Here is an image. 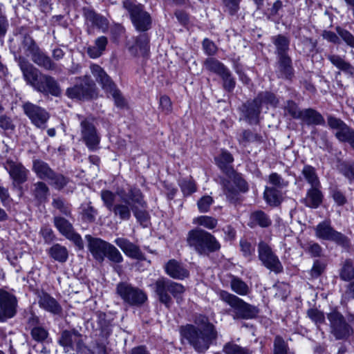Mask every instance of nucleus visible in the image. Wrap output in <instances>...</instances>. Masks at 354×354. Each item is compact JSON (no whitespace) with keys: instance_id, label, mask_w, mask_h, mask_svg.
<instances>
[{"instance_id":"e2e57ef3","label":"nucleus","mask_w":354,"mask_h":354,"mask_svg":"<svg viewBox=\"0 0 354 354\" xmlns=\"http://www.w3.org/2000/svg\"><path fill=\"white\" fill-rule=\"evenodd\" d=\"M214 203L212 197L209 196H204L197 202V206L200 212L205 213L209 209L210 206Z\"/></svg>"},{"instance_id":"4d7b16f0","label":"nucleus","mask_w":354,"mask_h":354,"mask_svg":"<svg viewBox=\"0 0 354 354\" xmlns=\"http://www.w3.org/2000/svg\"><path fill=\"white\" fill-rule=\"evenodd\" d=\"M101 198L109 210H111L114 207V201L115 194L109 190H102L101 192Z\"/></svg>"},{"instance_id":"4468645a","label":"nucleus","mask_w":354,"mask_h":354,"mask_svg":"<svg viewBox=\"0 0 354 354\" xmlns=\"http://www.w3.org/2000/svg\"><path fill=\"white\" fill-rule=\"evenodd\" d=\"M315 235L320 239L334 241L344 245L347 243V238L342 233L335 230L329 221L319 223L315 228Z\"/></svg>"},{"instance_id":"7c9ffc66","label":"nucleus","mask_w":354,"mask_h":354,"mask_svg":"<svg viewBox=\"0 0 354 354\" xmlns=\"http://www.w3.org/2000/svg\"><path fill=\"white\" fill-rule=\"evenodd\" d=\"M299 119L308 125H324L325 124L323 116L313 109L303 110Z\"/></svg>"},{"instance_id":"c756f323","label":"nucleus","mask_w":354,"mask_h":354,"mask_svg":"<svg viewBox=\"0 0 354 354\" xmlns=\"http://www.w3.org/2000/svg\"><path fill=\"white\" fill-rule=\"evenodd\" d=\"M39 49V47L30 36L26 35L22 37L19 49L21 56L32 57Z\"/></svg>"},{"instance_id":"864d4df0","label":"nucleus","mask_w":354,"mask_h":354,"mask_svg":"<svg viewBox=\"0 0 354 354\" xmlns=\"http://www.w3.org/2000/svg\"><path fill=\"white\" fill-rule=\"evenodd\" d=\"M268 182L274 188L283 189L288 186V183L277 173H272L268 177Z\"/></svg>"},{"instance_id":"ddd939ff","label":"nucleus","mask_w":354,"mask_h":354,"mask_svg":"<svg viewBox=\"0 0 354 354\" xmlns=\"http://www.w3.org/2000/svg\"><path fill=\"white\" fill-rule=\"evenodd\" d=\"M132 187L129 186L127 189L121 188L116 191V194L120 198L122 203L115 204L111 210L115 216L124 221H128L131 218V211L132 201L129 198V189Z\"/></svg>"},{"instance_id":"39448f33","label":"nucleus","mask_w":354,"mask_h":354,"mask_svg":"<svg viewBox=\"0 0 354 354\" xmlns=\"http://www.w3.org/2000/svg\"><path fill=\"white\" fill-rule=\"evenodd\" d=\"M93 75L96 81L101 84L102 89L112 96L115 104L118 107H123L125 105V100L116 85L104 69L97 64H92L90 67Z\"/></svg>"},{"instance_id":"a211bd4d","label":"nucleus","mask_w":354,"mask_h":354,"mask_svg":"<svg viewBox=\"0 0 354 354\" xmlns=\"http://www.w3.org/2000/svg\"><path fill=\"white\" fill-rule=\"evenodd\" d=\"M16 297L0 289V321L12 317L16 313Z\"/></svg>"},{"instance_id":"4be33fe9","label":"nucleus","mask_w":354,"mask_h":354,"mask_svg":"<svg viewBox=\"0 0 354 354\" xmlns=\"http://www.w3.org/2000/svg\"><path fill=\"white\" fill-rule=\"evenodd\" d=\"M233 182L235 185V187L232 185L230 180L225 179L222 180L225 194L230 201L236 200V196L238 192H245L248 190L247 183L239 175L236 174L234 176Z\"/></svg>"},{"instance_id":"f257e3e1","label":"nucleus","mask_w":354,"mask_h":354,"mask_svg":"<svg viewBox=\"0 0 354 354\" xmlns=\"http://www.w3.org/2000/svg\"><path fill=\"white\" fill-rule=\"evenodd\" d=\"M180 334L196 352L202 353L209 349L212 342L217 337V331L210 323L200 327L188 324L182 327Z\"/></svg>"},{"instance_id":"473e14b6","label":"nucleus","mask_w":354,"mask_h":354,"mask_svg":"<svg viewBox=\"0 0 354 354\" xmlns=\"http://www.w3.org/2000/svg\"><path fill=\"white\" fill-rule=\"evenodd\" d=\"M108 44L107 38L104 36L97 37L93 46L87 48V53L91 58L95 59L100 57L105 50Z\"/></svg>"},{"instance_id":"09e8293b","label":"nucleus","mask_w":354,"mask_h":354,"mask_svg":"<svg viewBox=\"0 0 354 354\" xmlns=\"http://www.w3.org/2000/svg\"><path fill=\"white\" fill-rule=\"evenodd\" d=\"M273 42L279 57L286 55V51L288 50L289 41L286 37L278 35L273 39Z\"/></svg>"},{"instance_id":"69168bd1","label":"nucleus","mask_w":354,"mask_h":354,"mask_svg":"<svg viewBox=\"0 0 354 354\" xmlns=\"http://www.w3.org/2000/svg\"><path fill=\"white\" fill-rule=\"evenodd\" d=\"M285 111L296 119H299L302 113V111L299 110L296 103L291 100L287 102L285 106Z\"/></svg>"},{"instance_id":"052dcab7","label":"nucleus","mask_w":354,"mask_h":354,"mask_svg":"<svg viewBox=\"0 0 354 354\" xmlns=\"http://www.w3.org/2000/svg\"><path fill=\"white\" fill-rule=\"evenodd\" d=\"M223 81V86L225 90L231 91L235 87V81L232 77V74L227 68L223 74L220 75Z\"/></svg>"},{"instance_id":"338daca9","label":"nucleus","mask_w":354,"mask_h":354,"mask_svg":"<svg viewBox=\"0 0 354 354\" xmlns=\"http://www.w3.org/2000/svg\"><path fill=\"white\" fill-rule=\"evenodd\" d=\"M48 332L46 329L40 326L34 327L31 330L32 338L37 342H42L48 337Z\"/></svg>"},{"instance_id":"bb28decb","label":"nucleus","mask_w":354,"mask_h":354,"mask_svg":"<svg viewBox=\"0 0 354 354\" xmlns=\"http://www.w3.org/2000/svg\"><path fill=\"white\" fill-rule=\"evenodd\" d=\"M165 272L171 278L184 279L189 276V271L180 262L175 259L169 260L165 266Z\"/></svg>"},{"instance_id":"bf43d9fd","label":"nucleus","mask_w":354,"mask_h":354,"mask_svg":"<svg viewBox=\"0 0 354 354\" xmlns=\"http://www.w3.org/2000/svg\"><path fill=\"white\" fill-rule=\"evenodd\" d=\"M288 345L280 336H277L274 341L273 354H287Z\"/></svg>"},{"instance_id":"3c124183","label":"nucleus","mask_w":354,"mask_h":354,"mask_svg":"<svg viewBox=\"0 0 354 354\" xmlns=\"http://www.w3.org/2000/svg\"><path fill=\"white\" fill-rule=\"evenodd\" d=\"M259 102L261 106L263 104H270L272 106H276L277 104V100L276 99L274 94L264 92L259 94L257 97L255 99V103Z\"/></svg>"},{"instance_id":"a19ab883","label":"nucleus","mask_w":354,"mask_h":354,"mask_svg":"<svg viewBox=\"0 0 354 354\" xmlns=\"http://www.w3.org/2000/svg\"><path fill=\"white\" fill-rule=\"evenodd\" d=\"M291 59L287 55L279 57V72L281 75L284 78H290L292 75V67L291 65Z\"/></svg>"},{"instance_id":"2f4dec72","label":"nucleus","mask_w":354,"mask_h":354,"mask_svg":"<svg viewBox=\"0 0 354 354\" xmlns=\"http://www.w3.org/2000/svg\"><path fill=\"white\" fill-rule=\"evenodd\" d=\"M230 286L232 291L240 296H247L251 292L250 286L237 276L230 277Z\"/></svg>"},{"instance_id":"6e6d98bb","label":"nucleus","mask_w":354,"mask_h":354,"mask_svg":"<svg viewBox=\"0 0 354 354\" xmlns=\"http://www.w3.org/2000/svg\"><path fill=\"white\" fill-rule=\"evenodd\" d=\"M48 180L50 181V185L58 189H62L68 183V179L66 177L62 174H57L55 172L53 173V176L49 178Z\"/></svg>"},{"instance_id":"6e6552de","label":"nucleus","mask_w":354,"mask_h":354,"mask_svg":"<svg viewBox=\"0 0 354 354\" xmlns=\"http://www.w3.org/2000/svg\"><path fill=\"white\" fill-rule=\"evenodd\" d=\"M95 84L88 75L75 78V84L66 91L71 99H88L96 96Z\"/></svg>"},{"instance_id":"cd10ccee","label":"nucleus","mask_w":354,"mask_h":354,"mask_svg":"<svg viewBox=\"0 0 354 354\" xmlns=\"http://www.w3.org/2000/svg\"><path fill=\"white\" fill-rule=\"evenodd\" d=\"M39 305L45 310L53 314H59L62 312V307L58 302L47 293H42L39 296Z\"/></svg>"},{"instance_id":"b1692460","label":"nucleus","mask_w":354,"mask_h":354,"mask_svg":"<svg viewBox=\"0 0 354 354\" xmlns=\"http://www.w3.org/2000/svg\"><path fill=\"white\" fill-rule=\"evenodd\" d=\"M59 342L65 348L66 352L78 351L82 346L81 335L76 332L63 331Z\"/></svg>"},{"instance_id":"e433bc0d","label":"nucleus","mask_w":354,"mask_h":354,"mask_svg":"<svg viewBox=\"0 0 354 354\" xmlns=\"http://www.w3.org/2000/svg\"><path fill=\"white\" fill-rule=\"evenodd\" d=\"M33 171L39 178L43 180H48L51 178L54 172L46 162L41 160L33 161Z\"/></svg>"},{"instance_id":"f704fd0d","label":"nucleus","mask_w":354,"mask_h":354,"mask_svg":"<svg viewBox=\"0 0 354 354\" xmlns=\"http://www.w3.org/2000/svg\"><path fill=\"white\" fill-rule=\"evenodd\" d=\"M31 59L38 66L46 70L50 71L55 68V64L41 49L31 57Z\"/></svg>"},{"instance_id":"423d86ee","label":"nucleus","mask_w":354,"mask_h":354,"mask_svg":"<svg viewBox=\"0 0 354 354\" xmlns=\"http://www.w3.org/2000/svg\"><path fill=\"white\" fill-rule=\"evenodd\" d=\"M123 7L128 11L132 24L137 30L143 32L151 28V16L145 10L143 5L126 0L123 1Z\"/></svg>"},{"instance_id":"2eb2a0df","label":"nucleus","mask_w":354,"mask_h":354,"mask_svg":"<svg viewBox=\"0 0 354 354\" xmlns=\"http://www.w3.org/2000/svg\"><path fill=\"white\" fill-rule=\"evenodd\" d=\"M18 65L26 84L35 90L37 88L40 75L39 70L35 68L24 56L19 55Z\"/></svg>"},{"instance_id":"49530a36","label":"nucleus","mask_w":354,"mask_h":354,"mask_svg":"<svg viewBox=\"0 0 354 354\" xmlns=\"http://www.w3.org/2000/svg\"><path fill=\"white\" fill-rule=\"evenodd\" d=\"M302 174L311 187L320 186V183L314 167L310 165L304 166L302 170Z\"/></svg>"},{"instance_id":"0eeeda50","label":"nucleus","mask_w":354,"mask_h":354,"mask_svg":"<svg viewBox=\"0 0 354 354\" xmlns=\"http://www.w3.org/2000/svg\"><path fill=\"white\" fill-rule=\"evenodd\" d=\"M80 122L81 139L89 150H95L100 142V136L95 127L94 118L77 114Z\"/></svg>"},{"instance_id":"13d9d810","label":"nucleus","mask_w":354,"mask_h":354,"mask_svg":"<svg viewBox=\"0 0 354 354\" xmlns=\"http://www.w3.org/2000/svg\"><path fill=\"white\" fill-rule=\"evenodd\" d=\"M35 196L40 201L46 199L49 194V189L46 185L42 182H38L35 184Z\"/></svg>"},{"instance_id":"79ce46f5","label":"nucleus","mask_w":354,"mask_h":354,"mask_svg":"<svg viewBox=\"0 0 354 354\" xmlns=\"http://www.w3.org/2000/svg\"><path fill=\"white\" fill-rule=\"evenodd\" d=\"M49 254L53 259L61 263L66 261L68 259L67 249L59 244L53 245L50 248Z\"/></svg>"},{"instance_id":"dca6fc26","label":"nucleus","mask_w":354,"mask_h":354,"mask_svg":"<svg viewBox=\"0 0 354 354\" xmlns=\"http://www.w3.org/2000/svg\"><path fill=\"white\" fill-rule=\"evenodd\" d=\"M328 319L330 323L332 333L336 339H341L350 335L351 328L339 313L331 312L328 314Z\"/></svg>"},{"instance_id":"de8ad7c7","label":"nucleus","mask_w":354,"mask_h":354,"mask_svg":"<svg viewBox=\"0 0 354 354\" xmlns=\"http://www.w3.org/2000/svg\"><path fill=\"white\" fill-rule=\"evenodd\" d=\"M193 223L196 225L203 226L208 230H213L217 226L218 220L209 216H200L194 218Z\"/></svg>"},{"instance_id":"58836bf2","label":"nucleus","mask_w":354,"mask_h":354,"mask_svg":"<svg viewBox=\"0 0 354 354\" xmlns=\"http://www.w3.org/2000/svg\"><path fill=\"white\" fill-rule=\"evenodd\" d=\"M339 277L344 281H350L354 279V261L345 260L339 270Z\"/></svg>"},{"instance_id":"603ef678","label":"nucleus","mask_w":354,"mask_h":354,"mask_svg":"<svg viewBox=\"0 0 354 354\" xmlns=\"http://www.w3.org/2000/svg\"><path fill=\"white\" fill-rule=\"evenodd\" d=\"M179 185L184 195H190L196 191L194 181L191 178H184L179 182Z\"/></svg>"},{"instance_id":"412c9836","label":"nucleus","mask_w":354,"mask_h":354,"mask_svg":"<svg viewBox=\"0 0 354 354\" xmlns=\"http://www.w3.org/2000/svg\"><path fill=\"white\" fill-rule=\"evenodd\" d=\"M54 223L61 234L73 241L80 248L82 247L81 236L74 232L72 225L66 219L62 217H55Z\"/></svg>"},{"instance_id":"a18cd8bd","label":"nucleus","mask_w":354,"mask_h":354,"mask_svg":"<svg viewBox=\"0 0 354 354\" xmlns=\"http://www.w3.org/2000/svg\"><path fill=\"white\" fill-rule=\"evenodd\" d=\"M337 139L342 142H347L354 148V132L346 124L335 133Z\"/></svg>"},{"instance_id":"5701e85b","label":"nucleus","mask_w":354,"mask_h":354,"mask_svg":"<svg viewBox=\"0 0 354 354\" xmlns=\"http://www.w3.org/2000/svg\"><path fill=\"white\" fill-rule=\"evenodd\" d=\"M14 183L21 184L26 181L28 170L19 162L7 160L4 165Z\"/></svg>"},{"instance_id":"6ab92c4d","label":"nucleus","mask_w":354,"mask_h":354,"mask_svg":"<svg viewBox=\"0 0 354 354\" xmlns=\"http://www.w3.org/2000/svg\"><path fill=\"white\" fill-rule=\"evenodd\" d=\"M85 239L88 242V248L93 258L99 262H102L110 243L91 235H86Z\"/></svg>"},{"instance_id":"0e129e2a","label":"nucleus","mask_w":354,"mask_h":354,"mask_svg":"<svg viewBox=\"0 0 354 354\" xmlns=\"http://www.w3.org/2000/svg\"><path fill=\"white\" fill-rule=\"evenodd\" d=\"M97 214V210L90 204H87L84 207L82 210V216L86 221L93 222L95 220Z\"/></svg>"},{"instance_id":"5fc2aeb1","label":"nucleus","mask_w":354,"mask_h":354,"mask_svg":"<svg viewBox=\"0 0 354 354\" xmlns=\"http://www.w3.org/2000/svg\"><path fill=\"white\" fill-rule=\"evenodd\" d=\"M106 257L112 262L120 263L123 261V257L120 251L110 243L106 252Z\"/></svg>"},{"instance_id":"680f3d73","label":"nucleus","mask_w":354,"mask_h":354,"mask_svg":"<svg viewBox=\"0 0 354 354\" xmlns=\"http://www.w3.org/2000/svg\"><path fill=\"white\" fill-rule=\"evenodd\" d=\"M336 31L343 41L349 46L354 48V36L347 30L337 27Z\"/></svg>"},{"instance_id":"f03ea898","label":"nucleus","mask_w":354,"mask_h":354,"mask_svg":"<svg viewBox=\"0 0 354 354\" xmlns=\"http://www.w3.org/2000/svg\"><path fill=\"white\" fill-rule=\"evenodd\" d=\"M187 242L200 255H208L221 248L220 243L212 234L199 228L188 232Z\"/></svg>"},{"instance_id":"c85d7f7f","label":"nucleus","mask_w":354,"mask_h":354,"mask_svg":"<svg viewBox=\"0 0 354 354\" xmlns=\"http://www.w3.org/2000/svg\"><path fill=\"white\" fill-rule=\"evenodd\" d=\"M234 161L232 154L226 150H222L220 155L215 157L216 165L227 175L234 174V171L231 167Z\"/></svg>"},{"instance_id":"8fccbe9b","label":"nucleus","mask_w":354,"mask_h":354,"mask_svg":"<svg viewBox=\"0 0 354 354\" xmlns=\"http://www.w3.org/2000/svg\"><path fill=\"white\" fill-rule=\"evenodd\" d=\"M223 351L225 354H250L247 348L241 347L234 342L226 343L223 348Z\"/></svg>"},{"instance_id":"f3484780","label":"nucleus","mask_w":354,"mask_h":354,"mask_svg":"<svg viewBox=\"0 0 354 354\" xmlns=\"http://www.w3.org/2000/svg\"><path fill=\"white\" fill-rule=\"evenodd\" d=\"M84 16L86 30L89 35L94 32V28H97L102 32H106L109 28V21L104 17L95 13L93 10L84 8Z\"/></svg>"},{"instance_id":"4c0bfd02","label":"nucleus","mask_w":354,"mask_h":354,"mask_svg":"<svg viewBox=\"0 0 354 354\" xmlns=\"http://www.w3.org/2000/svg\"><path fill=\"white\" fill-rule=\"evenodd\" d=\"M271 187H266L263 193L264 199L270 205L277 206L280 204L282 199V193L280 190Z\"/></svg>"},{"instance_id":"c9c22d12","label":"nucleus","mask_w":354,"mask_h":354,"mask_svg":"<svg viewBox=\"0 0 354 354\" xmlns=\"http://www.w3.org/2000/svg\"><path fill=\"white\" fill-rule=\"evenodd\" d=\"M271 223L272 221L270 218L263 211H256L250 214L249 225L252 227L256 225H259L261 227H267L270 226Z\"/></svg>"},{"instance_id":"a878e982","label":"nucleus","mask_w":354,"mask_h":354,"mask_svg":"<svg viewBox=\"0 0 354 354\" xmlns=\"http://www.w3.org/2000/svg\"><path fill=\"white\" fill-rule=\"evenodd\" d=\"M114 243L122 250L124 254L131 259L142 260L144 254L140 248L125 238H118Z\"/></svg>"},{"instance_id":"37998d69","label":"nucleus","mask_w":354,"mask_h":354,"mask_svg":"<svg viewBox=\"0 0 354 354\" xmlns=\"http://www.w3.org/2000/svg\"><path fill=\"white\" fill-rule=\"evenodd\" d=\"M327 57L331 64L338 69L348 73L353 72V66L348 62L344 61L339 55H329Z\"/></svg>"},{"instance_id":"393cba45","label":"nucleus","mask_w":354,"mask_h":354,"mask_svg":"<svg viewBox=\"0 0 354 354\" xmlns=\"http://www.w3.org/2000/svg\"><path fill=\"white\" fill-rule=\"evenodd\" d=\"M149 37L146 34L140 35L129 41V50L134 56H145L149 50Z\"/></svg>"},{"instance_id":"ea45409f","label":"nucleus","mask_w":354,"mask_h":354,"mask_svg":"<svg viewBox=\"0 0 354 354\" xmlns=\"http://www.w3.org/2000/svg\"><path fill=\"white\" fill-rule=\"evenodd\" d=\"M204 66L207 70L216 73L219 76L227 69L223 63L212 57L205 59L204 62Z\"/></svg>"},{"instance_id":"7ed1b4c3","label":"nucleus","mask_w":354,"mask_h":354,"mask_svg":"<svg viewBox=\"0 0 354 354\" xmlns=\"http://www.w3.org/2000/svg\"><path fill=\"white\" fill-rule=\"evenodd\" d=\"M217 294L221 301L234 310V319H252L257 316L259 312L255 306L226 290H220Z\"/></svg>"},{"instance_id":"9b49d317","label":"nucleus","mask_w":354,"mask_h":354,"mask_svg":"<svg viewBox=\"0 0 354 354\" xmlns=\"http://www.w3.org/2000/svg\"><path fill=\"white\" fill-rule=\"evenodd\" d=\"M258 252L259 258L266 268L277 274L283 272V268L281 261L267 243L260 242Z\"/></svg>"},{"instance_id":"f8f14e48","label":"nucleus","mask_w":354,"mask_h":354,"mask_svg":"<svg viewBox=\"0 0 354 354\" xmlns=\"http://www.w3.org/2000/svg\"><path fill=\"white\" fill-rule=\"evenodd\" d=\"M23 109L25 114L35 127L39 129L46 127V124L50 118V115L45 109L28 102L24 104Z\"/></svg>"},{"instance_id":"aec40b11","label":"nucleus","mask_w":354,"mask_h":354,"mask_svg":"<svg viewBox=\"0 0 354 354\" xmlns=\"http://www.w3.org/2000/svg\"><path fill=\"white\" fill-rule=\"evenodd\" d=\"M35 90L45 95L50 94L56 97L59 96L62 93L57 80L52 76L45 74L40 75L39 84Z\"/></svg>"},{"instance_id":"9d476101","label":"nucleus","mask_w":354,"mask_h":354,"mask_svg":"<svg viewBox=\"0 0 354 354\" xmlns=\"http://www.w3.org/2000/svg\"><path fill=\"white\" fill-rule=\"evenodd\" d=\"M129 198L132 201L131 210L137 221L142 225H145L149 218L147 211V203L144 201L140 190L136 187H129Z\"/></svg>"},{"instance_id":"1a4fd4ad","label":"nucleus","mask_w":354,"mask_h":354,"mask_svg":"<svg viewBox=\"0 0 354 354\" xmlns=\"http://www.w3.org/2000/svg\"><path fill=\"white\" fill-rule=\"evenodd\" d=\"M116 293L124 304L129 306H140L147 299L143 290L127 282L118 283L116 286Z\"/></svg>"},{"instance_id":"72a5a7b5","label":"nucleus","mask_w":354,"mask_h":354,"mask_svg":"<svg viewBox=\"0 0 354 354\" xmlns=\"http://www.w3.org/2000/svg\"><path fill=\"white\" fill-rule=\"evenodd\" d=\"M319 187H312L306 194L304 202L307 207L317 208L322 201V194L319 189Z\"/></svg>"},{"instance_id":"c03bdc74","label":"nucleus","mask_w":354,"mask_h":354,"mask_svg":"<svg viewBox=\"0 0 354 354\" xmlns=\"http://www.w3.org/2000/svg\"><path fill=\"white\" fill-rule=\"evenodd\" d=\"M261 106L259 102L255 103V100L252 102L248 103L245 109V117L248 119L250 123H255L261 111Z\"/></svg>"},{"instance_id":"774afa93","label":"nucleus","mask_w":354,"mask_h":354,"mask_svg":"<svg viewBox=\"0 0 354 354\" xmlns=\"http://www.w3.org/2000/svg\"><path fill=\"white\" fill-rule=\"evenodd\" d=\"M307 315L308 317L317 325L321 324L324 322L325 318L323 313L317 309H309L307 311Z\"/></svg>"},{"instance_id":"20e7f679","label":"nucleus","mask_w":354,"mask_h":354,"mask_svg":"<svg viewBox=\"0 0 354 354\" xmlns=\"http://www.w3.org/2000/svg\"><path fill=\"white\" fill-rule=\"evenodd\" d=\"M154 290L158 297L160 302L169 308L172 304L173 301L168 292L176 299L177 302H179V299L185 289L180 283L174 282L167 278L161 277L156 281L154 283Z\"/></svg>"}]
</instances>
